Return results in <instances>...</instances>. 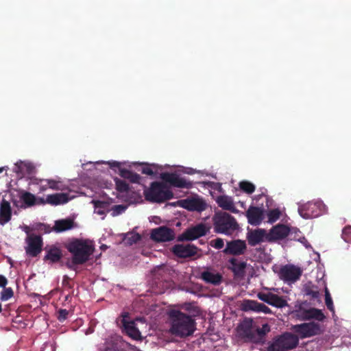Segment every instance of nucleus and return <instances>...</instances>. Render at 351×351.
I'll list each match as a JSON object with an SVG mask.
<instances>
[{
    "label": "nucleus",
    "instance_id": "nucleus-29",
    "mask_svg": "<svg viewBox=\"0 0 351 351\" xmlns=\"http://www.w3.org/2000/svg\"><path fill=\"white\" fill-rule=\"evenodd\" d=\"M243 308L245 311L263 312L265 313H269L271 311L269 307L254 300L244 301L243 304Z\"/></svg>",
    "mask_w": 351,
    "mask_h": 351
},
{
    "label": "nucleus",
    "instance_id": "nucleus-11",
    "mask_svg": "<svg viewBox=\"0 0 351 351\" xmlns=\"http://www.w3.org/2000/svg\"><path fill=\"white\" fill-rule=\"evenodd\" d=\"M208 231L205 224L199 223L186 230L179 235L178 241H192L200 237L204 236Z\"/></svg>",
    "mask_w": 351,
    "mask_h": 351
},
{
    "label": "nucleus",
    "instance_id": "nucleus-4",
    "mask_svg": "<svg viewBox=\"0 0 351 351\" xmlns=\"http://www.w3.org/2000/svg\"><path fill=\"white\" fill-rule=\"evenodd\" d=\"M145 198L153 202H162L173 197L172 192L162 183L153 182L145 191Z\"/></svg>",
    "mask_w": 351,
    "mask_h": 351
},
{
    "label": "nucleus",
    "instance_id": "nucleus-5",
    "mask_svg": "<svg viewBox=\"0 0 351 351\" xmlns=\"http://www.w3.org/2000/svg\"><path fill=\"white\" fill-rule=\"evenodd\" d=\"M274 292H278V289L264 288L263 291L259 292L257 296L261 300L269 304V305L278 308L287 306V301Z\"/></svg>",
    "mask_w": 351,
    "mask_h": 351
},
{
    "label": "nucleus",
    "instance_id": "nucleus-16",
    "mask_svg": "<svg viewBox=\"0 0 351 351\" xmlns=\"http://www.w3.org/2000/svg\"><path fill=\"white\" fill-rule=\"evenodd\" d=\"M246 217L250 224L258 226L265 217L264 209L256 206H250L246 212Z\"/></svg>",
    "mask_w": 351,
    "mask_h": 351
},
{
    "label": "nucleus",
    "instance_id": "nucleus-12",
    "mask_svg": "<svg viewBox=\"0 0 351 351\" xmlns=\"http://www.w3.org/2000/svg\"><path fill=\"white\" fill-rule=\"evenodd\" d=\"M174 230L167 226H160L151 231V238L157 242H167L175 239Z\"/></svg>",
    "mask_w": 351,
    "mask_h": 351
},
{
    "label": "nucleus",
    "instance_id": "nucleus-57",
    "mask_svg": "<svg viewBox=\"0 0 351 351\" xmlns=\"http://www.w3.org/2000/svg\"><path fill=\"white\" fill-rule=\"evenodd\" d=\"M100 162L104 163V161H101V162L97 161V162H96V163H97V164H98V163H100Z\"/></svg>",
    "mask_w": 351,
    "mask_h": 351
},
{
    "label": "nucleus",
    "instance_id": "nucleus-35",
    "mask_svg": "<svg viewBox=\"0 0 351 351\" xmlns=\"http://www.w3.org/2000/svg\"><path fill=\"white\" fill-rule=\"evenodd\" d=\"M47 184L49 186V189L53 190L62 191L66 189V186L59 180L47 179Z\"/></svg>",
    "mask_w": 351,
    "mask_h": 351
},
{
    "label": "nucleus",
    "instance_id": "nucleus-23",
    "mask_svg": "<svg viewBox=\"0 0 351 351\" xmlns=\"http://www.w3.org/2000/svg\"><path fill=\"white\" fill-rule=\"evenodd\" d=\"M12 217L10 203L3 199L0 203V225L4 226L9 222Z\"/></svg>",
    "mask_w": 351,
    "mask_h": 351
},
{
    "label": "nucleus",
    "instance_id": "nucleus-54",
    "mask_svg": "<svg viewBox=\"0 0 351 351\" xmlns=\"http://www.w3.org/2000/svg\"><path fill=\"white\" fill-rule=\"evenodd\" d=\"M251 324V322L250 321H244L241 325H240V328H247L250 326Z\"/></svg>",
    "mask_w": 351,
    "mask_h": 351
},
{
    "label": "nucleus",
    "instance_id": "nucleus-7",
    "mask_svg": "<svg viewBox=\"0 0 351 351\" xmlns=\"http://www.w3.org/2000/svg\"><path fill=\"white\" fill-rule=\"evenodd\" d=\"M293 329L302 339L319 335L324 331L321 324L314 322L295 325Z\"/></svg>",
    "mask_w": 351,
    "mask_h": 351
},
{
    "label": "nucleus",
    "instance_id": "nucleus-45",
    "mask_svg": "<svg viewBox=\"0 0 351 351\" xmlns=\"http://www.w3.org/2000/svg\"><path fill=\"white\" fill-rule=\"evenodd\" d=\"M210 244L215 249L219 250L223 247L224 241L222 239L217 238L216 239L211 241Z\"/></svg>",
    "mask_w": 351,
    "mask_h": 351
},
{
    "label": "nucleus",
    "instance_id": "nucleus-53",
    "mask_svg": "<svg viewBox=\"0 0 351 351\" xmlns=\"http://www.w3.org/2000/svg\"><path fill=\"white\" fill-rule=\"evenodd\" d=\"M263 330L261 331L258 330L259 333H265L266 332H268L269 330V327L267 324L263 325Z\"/></svg>",
    "mask_w": 351,
    "mask_h": 351
},
{
    "label": "nucleus",
    "instance_id": "nucleus-8",
    "mask_svg": "<svg viewBox=\"0 0 351 351\" xmlns=\"http://www.w3.org/2000/svg\"><path fill=\"white\" fill-rule=\"evenodd\" d=\"M324 208V205L322 202H309L304 204H300L298 212L302 217L310 219L319 216L322 213Z\"/></svg>",
    "mask_w": 351,
    "mask_h": 351
},
{
    "label": "nucleus",
    "instance_id": "nucleus-25",
    "mask_svg": "<svg viewBox=\"0 0 351 351\" xmlns=\"http://www.w3.org/2000/svg\"><path fill=\"white\" fill-rule=\"evenodd\" d=\"M34 165L31 162L27 161H19L15 163L13 168L14 172L21 177L32 174L34 172Z\"/></svg>",
    "mask_w": 351,
    "mask_h": 351
},
{
    "label": "nucleus",
    "instance_id": "nucleus-44",
    "mask_svg": "<svg viewBox=\"0 0 351 351\" xmlns=\"http://www.w3.org/2000/svg\"><path fill=\"white\" fill-rule=\"evenodd\" d=\"M127 208V206L123 205H117L112 208V216H117L123 213Z\"/></svg>",
    "mask_w": 351,
    "mask_h": 351
},
{
    "label": "nucleus",
    "instance_id": "nucleus-18",
    "mask_svg": "<svg viewBox=\"0 0 351 351\" xmlns=\"http://www.w3.org/2000/svg\"><path fill=\"white\" fill-rule=\"evenodd\" d=\"M197 247L191 244H178L173 247V252L180 258L193 256L197 254Z\"/></svg>",
    "mask_w": 351,
    "mask_h": 351
},
{
    "label": "nucleus",
    "instance_id": "nucleus-19",
    "mask_svg": "<svg viewBox=\"0 0 351 351\" xmlns=\"http://www.w3.org/2000/svg\"><path fill=\"white\" fill-rule=\"evenodd\" d=\"M247 241L250 245L255 246L257 244L268 241V232L264 229H256L247 233Z\"/></svg>",
    "mask_w": 351,
    "mask_h": 351
},
{
    "label": "nucleus",
    "instance_id": "nucleus-9",
    "mask_svg": "<svg viewBox=\"0 0 351 351\" xmlns=\"http://www.w3.org/2000/svg\"><path fill=\"white\" fill-rule=\"evenodd\" d=\"M302 273L300 267L293 265H287L280 268L278 275L281 280L291 285L300 279Z\"/></svg>",
    "mask_w": 351,
    "mask_h": 351
},
{
    "label": "nucleus",
    "instance_id": "nucleus-50",
    "mask_svg": "<svg viewBox=\"0 0 351 351\" xmlns=\"http://www.w3.org/2000/svg\"><path fill=\"white\" fill-rule=\"evenodd\" d=\"M7 285V279L5 276L0 275V287H5Z\"/></svg>",
    "mask_w": 351,
    "mask_h": 351
},
{
    "label": "nucleus",
    "instance_id": "nucleus-48",
    "mask_svg": "<svg viewBox=\"0 0 351 351\" xmlns=\"http://www.w3.org/2000/svg\"><path fill=\"white\" fill-rule=\"evenodd\" d=\"M185 308L188 311L192 310V313L193 314V315H195L199 313V309H198L197 306H196L192 304H185Z\"/></svg>",
    "mask_w": 351,
    "mask_h": 351
},
{
    "label": "nucleus",
    "instance_id": "nucleus-34",
    "mask_svg": "<svg viewBox=\"0 0 351 351\" xmlns=\"http://www.w3.org/2000/svg\"><path fill=\"white\" fill-rule=\"evenodd\" d=\"M160 171L161 167L156 164L147 165L142 169V173L148 176H156Z\"/></svg>",
    "mask_w": 351,
    "mask_h": 351
},
{
    "label": "nucleus",
    "instance_id": "nucleus-49",
    "mask_svg": "<svg viewBox=\"0 0 351 351\" xmlns=\"http://www.w3.org/2000/svg\"><path fill=\"white\" fill-rule=\"evenodd\" d=\"M47 179L46 180H40V182L38 183L39 185V189L40 191H45L47 189H49V186L47 184Z\"/></svg>",
    "mask_w": 351,
    "mask_h": 351
},
{
    "label": "nucleus",
    "instance_id": "nucleus-17",
    "mask_svg": "<svg viewBox=\"0 0 351 351\" xmlns=\"http://www.w3.org/2000/svg\"><path fill=\"white\" fill-rule=\"evenodd\" d=\"M246 248L245 242L238 239L228 242L223 252L227 254L241 255L245 253Z\"/></svg>",
    "mask_w": 351,
    "mask_h": 351
},
{
    "label": "nucleus",
    "instance_id": "nucleus-24",
    "mask_svg": "<svg viewBox=\"0 0 351 351\" xmlns=\"http://www.w3.org/2000/svg\"><path fill=\"white\" fill-rule=\"evenodd\" d=\"M248 266L246 262L236 258H232L229 260V268L237 276H243Z\"/></svg>",
    "mask_w": 351,
    "mask_h": 351
},
{
    "label": "nucleus",
    "instance_id": "nucleus-21",
    "mask_svg": "<svg viewBox=\"0 0 351 351\" xmlns=\"http://www.w3.org/2000/svg\"><path fill=\"white\" fill-rule=\"evenodd\" d=\"M138 323L144 324V322L142 319H137L135 321L124 323V329L127 335L135 340L141 339V332L137 327Z\"/></svg>",
    "mask_w": 351,
    "mask_h": 351
},
{
    "label": "nucleus",
    "instance_id": "nucleus-14",
    "mask_svg": "<svg viewBox=\"0 0 351 351\" xmlns=\"http://www.w3.org/2000/svg\"><path fill=\"white\" fill-rule=\"evenodd\" d=\"M160 178L175 187L191 189L193 186L191 181L176 173H163L160 174Z\"/></svg>",
    "mask_w": 351,
    "mask_h": 351
},
{
    "label": "nucleus",
    "instance_id": "nucleus-15",
    "mask_svg": "<svg viewBox=\"0 0 351 351\" xmlns=\"http://www.w3.org/2000/svg\"><path fill=\"white\" fill-rule=\"evenodd\" d=\"M268 232L269 242L281 240L287 237L290 232V228L285 225L278 224L274 226Z\"/></svg>",
    "mask_w": 351,
    "mask_h": 351
},
{
    "label": "nucleus",
    "instance_id": "nucleus-52",
    "mask_svg": "<svg viewBox=\"0 0 351 351\" xmlns=\"http://www.w3.org/2000/svg\"><path fill=\"white\" fill-rule=\"evenodd\" d=\"M300 241L306 247V248H308V247H311V245H309V243H308L307 240L303 237L302 238Z\"/></svg>",
    "mask_w": 351,
    "mask_h": 351
},
{
    "label": "nucleus",
    "instance_id": "nucleus-26",
    "mask_svg": "<svg viewBox=\"0 0 351 351\" xmlns=\"http://www.w3.org/2000/svg\"><path fill=\"white\" fill-rule=\"evenodd\" d=\"M42 241L38 236H31L28 239L27 253L32 256H36L41 251Z\"/></svg>",
    "mask_w": 351,
    "mask_h": 351
},
{
    "label": "nucleus",
    "instance_id": "nucleus-42",
    "mask_svg": "<svg viewBox=\"0 0 351 351\" xmlns=\"http://www.w3.org/2000/svg\"><path fill=\"white\" fill-rule=\"evenodd\" d=\"M325 301H326V304L328 308L330 311L334 312V306H333L332 300L331 298L330 294L329 291L327 289V287L325 288Z\"/></svg>",
    "mask_w": 351,
    "mask_h": 351
},
{
    "label": "nucleus",
    "instance_id": "nucleus-43",
    "mask_svg": "<svg viewBox=\"0 0 351 351\" xmlns=\"http://www.w3.org/2000/svg\"><path fill=\"white\" fill-rule=\"evenodd\" d=\"M13 296V291L11 288H5L1 293V300L7 301Z\"/></svg>",
    "mask_w": 351,
    "mask_h": 351
},
{
    "label": "nucleus",
    "instance_id": "nucleus-59",
    "mask_svg": "<svg viewBox=\"0 0 351 351\" xmlns=\"http://www.w3.org/2000/svg\"><path fill=\"white\" fill-rule=\"evenodd\" d=\"M1 311V304H0V312Z\"/></svg>",
    "mask_w": 351,
    "mask_h": 351
},
{
    "label": "nucleus",
    "instance_id": "nucleus-33",
    "mask_svg": "<svg viewBox=\"0 0 351 351\" xmlns=\"http://www.w3.org/2000/svg\"><path fill=\"white\" fill-rule=\"evenodd\" d=\"M304 291L306 295H309L312 298H319L320 295L317 287L311 282L305 284Z\"/></svg>",
    "mask_w": 351,
    "mask_h": 351
},
{
    "label": "nucleus",
    "instance_id": "nucleus-37",
    "mask_svg": "<svg viewBox=\"0 0 351 351\" xmlns=\"http://www.w3.org/2000/svg\"><path fill=\"white\" fill-rule=\"evenodd\" d=\"M140 239L141 236L139 234L132 232L125 234L123 238V241L125 244L131 245L136 243L138 240H140Z\"/></svg>",
    "mask_w": 351,
    "mask_h": 351
},
{
    "label": "nucleus",
    "instance_id": "nucleus-36",
    "mask_svg": "<svg viewBox=\"0 0 351 351\" xmlns=\"http://www.w3.org/2000/svg\"><path fill=\"white\" fill-rule=\"evenodd\" d=\"M282 215V211L278 208L269 210L267 216L268 218V223H273L280 219Z\"/></svg>",
    "mask_w": 351,
    "mask_h": 351
},
{
    "label": "nucleus",
    "instance_id": "nucleus-55",
    "mask_svg": "<svg viewBox=\"0 0 351 351\" xmlns=\"http://www.w3.org/2000/svg\"><path fill=\"white\" fill-rule=\"evenodd\" d=\"M185 173L188 174H194L195 173H196V171L193 169L189 168L185 171Z\"/></svg>",
    "mask_w": 351,
    "mask_h": 351
},
{
    "label": "nucleus",
    "instance_id": "nucleus-6",
    "mask_svg": "<svg viewBox=\"0 0 351 351\" xmlns=\"http://www.w3.org/2000/svg\"><path fill=\"white\" fill-rule=\"evenodd\" d=\"M295 315L302 320L314 319L317 321H322L325 319V315L321 310L308 307L306 303H302L296 306Z\"/></svg>",
    "mask_w": 351,
    "mask_h": 351
},
{
    "label": "nucleus",
    "instance_id": "nucleus-27",
    "mask_svg": "<svg viewBox=\"0 0 351 351\" xmlns=\"http://www.w3.org/2000/svg\"><path fill=\"white\" fill-rule=\"evenodd\" d=\"M285 351L293 349L298 344V338L297 336L291 333H285L278 337Z\"/></svg>",
    "mask_w": 351,
    "mask_h": 351
},
{
    "label": "nucleus",
    "instance_id": "nucleus-3",
    "mask_svg": "<svg viewBox=\"0 0 351 351\" xmlns=\"http://www.w3.org/2000/svg\"><path fill=\"white\" fill-rule=\"evenodd\" d=\"M214 230L217 233L232 234L238 228L235 219L225 212H217L213 217Z\"/></svg>",
    "mask_w": 351,
    "mask_h": 351
},
{
    "label": "nucleus",
    "instance_id": "nucleus-20",
    "mask_svg": "<svg viewBox=\"0 0 351 351\" xmlns=\"http://www.w3.org/2000/svg\"><path fill=\"white\" fill-rule=\"evenodd\" d=\"M200 278L206 283L219 285L222 281L221 274L213 268H206L200 274Z\"/></svg>",
    "mask_w": 351,
    "mask_h": 351
},
{
    "label": "nucleus",
    "instance_id": "nucleus-13",
    "mask_svg": "<svg viewBox=\"0 0 351 351\" xmlns=\"http://www.w3.org/2000/svg\"><path fill=\"white\" fill-rule=\"evenodd\" d=\"M35 196L25 191H18L12 195V202L18 208H27L35 204Z\"/></svg>",
    "mask_w": 351,
    "mask_h": 351
},
{
    "label": "nucleus",
    "instance_id": "nucleus-30",
    "mask_svg": "<svg viewBox=\"0 0 351 351\" xmlns=\"http://www.w3.org/2000/svg\"><path fill=\"white\" fill-rule=\"evenodd\" d=\"M216 202L219 207L223 210H230L232 212H236L237 209L232 197L227 195L219 196Z\"/></svg>",
    "mask_w": 351,
    "mask_h": 351
},
{
    "label": "nucleus",
    "instance_id": "nucleus-31",
    "mask_svg": "<svg viewBox=\"0 0 351 351\" xmlns=\"http://www.w3.org/2000/svg\"><path fill=\"white\" fill-rule=\"evenodd\" d=\"M73 227V221L69 219L58 220L55 222L53 229L57 232H64Z\"/></svg>",
    "mask_w": 351,
    "mask_h": 351
},
{
    "label": "nucleus",
    "instance_id": "nucleus-32",
    "mask_svg": "<svg viewBox=\"0 0 351 351\" xmlns=\"http://www.w3.org/2000/svg\"><path fill=\"white\" fill-rule=\"evenodd\" d=\"M62 257L61 251L58 248L50 249L45 256V259L51 263H57Z\"/></svg>",
    "mask_w": 351,
    "mask_h": 351
},
{
    "label": "nucleus",
    "instance_id": "nucleus-28",
    "mask_svg": "<svg viewBox=\"0 0 351 351\" xmlns=\"http://www.w3.org/2000/svg\"><path fill=\"white\" fill-rule=\"evenodd\" d=\"M94 213L99 215L104 219L106 214L110 210V204L104 200H93Z\"/></svg>",
    "mask_w": 351,
    "mask_h": 351
},
{
    "label": "nucleus",
    "instance_id": "nucleus-46",
    "mask_svg": "<svg viewBox=\"0 0 351 351\" xmlns=\"http://www.w3.org/2000/svg\"><path fill=\"white\" fill-rule=\"evenodd\" d=\"M58 319L60 322H63L67 318L69 311L66 309H60L58 312Z\"/></svg>",
    "mask_w": 351,
    "mask_h": 351
},
{
    "label": "nucleus",
    "instance_id": "nucleus-58",
    "mask_svg": "<svg viewBox=\"0 0 351 351\" xmlns=\"http://www.w3.org/2000/svg\"><path fill=\"white\" fill-rule=\"evenodd\" d=\"M68 266H69V267H72V265H71V264H69V263H68Z\"/></svg>",
    "mask_w": 351,
    "mask_h": 351
},
{
    "label": "nucleus",
    "instance_id": "nucleus-56",
    "mask_svg": "<svg viewBox=\"0 0 351 351\" xmlns=\"http://www.w3.org/2000/svg\"><path fill=\"white\" fill-rule=\"evenodd\" d=\"M6 167H0V173L1 172H3V171L5 169Z\"/></svg>",
    "mask_w": 351,
    "mask_h": 351
},
{
    "label": "nucleus",
    "instance_id": "nucleus-40",
    "mask_svg": "<svg viewBox=\"0 0 351 351\" xmlns=\"http://www.w3.org/2000/svg\"><path fill=\"white\" fill-rule=\"evenodd\" d=\"M268 351H285L278 338L274 340L268 346Z\"/></svg>",
    "mask_w": 351,
    "mask_h": 351
},
{
    "label": "nucleus",
    "instance_id": "nucleus-22",
    "mask_svg": "<svg viewBox=\"0 0 351 351\" xmlns=\"http://www.w3.org/2000/svg\"><path fill=\"white\" fill-rule=\"evenodd\" d=\"M73 198V196H71L67 193H55L47 195L45 202L53 206H57L66 204Z\"/></svg>",
    "mask_w": 351,
    "mask_h": 351
},
{
    "label": "nucleus",
    "instance_id": "nucleus-2",
    "mask_svg": "<svg viewBox=\"0 0 351 351\" xmlns=\"http://www.w3.org/2000/svg\"><path fill=\"white\" fill-rule=\"evenodd\" d=\"M72 254V265H80L86 262L94 251L93 242L88 239H75L67 245Z\"/></svg>",
    "mask_w": 351,
    "mask_h": 351
},
{
    "label": "nucleus",
    "instance_id": "nucleus-47",
    "mask_svg": "<svg viewBox=\"0 0 351 351\" xmlns=\"http://www.w3.org/2000/svg\"><path fill=\"white\" fill-rule=\"evenodd\" d=\"M205 185H206L208 188H210L213 190H217L220 191L221 189V186L218 182H208L204 183Z\"/></svg>",
    "mask_w": 351,
    "mask_h": 351
},
{
    "label": "nucleus",
    "instance_id": "nucleus-41",
    "mask_svg": "<svg viewBox=\"0 0 351 351\" xmlns=\"http://www.w3.org/2000/svg\"><path fill=\"white\" fill-rule=\"evenodd\" d=\"M116 188L119 192H126L128 190V184L124 180L116 178L115 180Z\"/></svg>",
    "mask_w": 351,
    "mask_h": 351
},
{
    "label": "nucleus",
    "instance_id": "nucleus-38",
    "mask_svg": "<svg viewBox=\"0 0 351 351\" xmlns=\"http://www.w3.org/2000/svg\"><path fill=\"white\" fill-rule=\"evenodd\" d=\"M119 174L121 177L129 179L133 182H137L139 179L138 175L125 169H119Z\"/></svg>",
    "mask_w": 351,
    "mask_h": 351
},
{
    "label": "nucleus",
    "instance_id": "nucleus-51",
    "mask_svg": "<svg viewBox=\"0 0 351 351\" xmlns=\"http://www.w3.org/2000/svg\"><path fill=\"white\" fill-rule=\"evenodd\" d=\"M108 164L110 166V167H120L121 163L117 161H110L108 162Z\"/></svg>",
    "mask_w": 351,
    "mask_h": 351
},
{
    "label": "nucleus",
    "instance_id": "nucleus-10",
    "mask_svg": "<svg viewBox=\"0 0 351 351\" xmlns=\"http://www.w3.org/2000/svg\"><path fill=\"white\" fill-rule=\"evenodd\" d=\"M179 205L182 208L191 211L201 212L206 209L207 205L203 198L195 195L179 202Z\"/></svg>",
    "mask_w": 351,
    "mask_h": 351
},
{
    "label": "nucleus",
    "instance_id": "nucleus-1",
    "mask_svg": "<svg viewBox=\"0 0 351 351\" xmlns=\"http://www.w3.org/2000/svg\"><path fill=\"white\" fill-rule=\"evenodd\" d=\"M171 319V332L176 336L184 337L191 335L195 330V322L190 316L179 311H171L169 313Z\"/></svg>",
    "mask_w": 351,
    "mask_h": 351
},
{
    "label": "nucleus",
    "instance_id": "nucleus-39",
    "mask_svg": "<svg viewBox=\"0 0 351 351\" xmlns=\"http://www.w3.org/2000/svg\"><path fill=\"white\" fill-rule=\"evenodd\" d=\"M239 186L243 191L250 194L252 193L255 190V186L252 183L247 181L241 182L239 183Z\"/></svg>",
    "mask_w": 351,
    "mask_h": 351
}]
</instances>
